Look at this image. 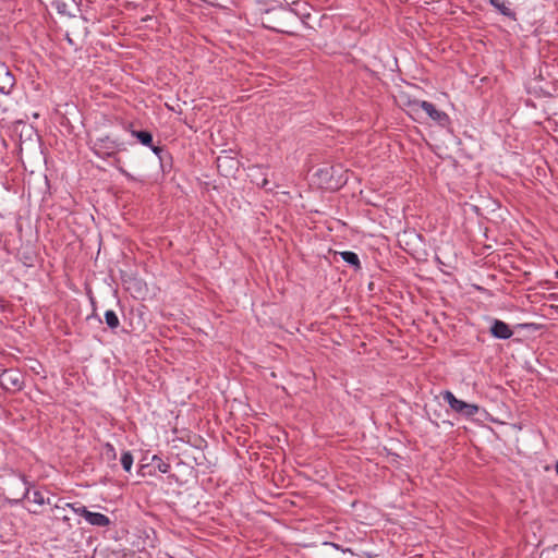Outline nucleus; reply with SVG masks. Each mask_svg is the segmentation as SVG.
I'll use <instances>...</instances> for the list:
<instances>
[{"label": "nucleus", "instance_id": "nucleus-19", "mask_svg": "<svg viewBox=\"0 0 558 558\" xmlns=\"http://www.w3.org/2000/svg\"><path fill=\"white\" fill-rule=\"evenodd\" d=\"M68 508H70L75 514L83 517L86 520V515L89 514V510L80 502H69L65 505Z\"/></svg>", "mask_w": 558, "mask_h": 558}, {"label": "nucleus", "instance_id": "nucleus-2", "mask_svg": "<svg viewBox=\"0 0 558 558\" xmlns=\"http://www.w3.org/2000/svg\"><path fill=\"white\" fill-rule=\"evenodd\" d=\"M10 478L8 485L11 487L12 497L7 498L10 506H19L24 499L29 498L31 484L26 476L10 469Z\"/></svg>", "mask_w": 558, "mask_h": 558}, {"label": "nucleus", "instance_id": "nucleus-4", "mask_svg": "<svg viewBox=\"0 0 558 558\" xmlns=\"http://www.w3.org/2000/svg\"><path fill=\"white\" fill-rule=\"evenodd\" d=\"M440 395L453 412L465 418H472L480 412L477 404L458 399L450 390H444Z\"/></svg>", "mask_w": 558, "mask_h": 558}, {"label": "nucleus", "instance_id": "nucleus-22", "mask_svg": "<svg viewBox=\"0 0 558 558\" xmlns=\"http://www.w3.org/2000/svg\"><path fill=\"white\" fill-rule=\"evenodd\" d=\"M253 181L255 182V184L257 186H260V187H263L265 190H269V191L271 190V187L269 186V181L265 175H263L262 178L255 179Z\"/></svg>", "mask_w": 558, "mask_h": 558}, {"label": "nucleus", "instance_id": "nucleus-32", "mask_svg": "<svg viewBox=\"0 0 558 558\" xmlns=\"http://www.w3.org/2000/svg\"><path fill=\"white\" fill-rule=\"evenodd\" d=\"M31 513H37L36 510H28Z\"/></svg>", "mask_w": 558, "mask_h": 558}, {"label": "nucleus", "instance_id": "nucleus-10", "mask_svg": "<svg viewBox=\"0 0 558 558\" xmlns=\"http://www.w3.org/2000/svg\"><path fill=\"white\" fill-rule=\"evenodd\" d=\"M489 332L494 338L501 340L510 339L513 335L510 326L500 319L493 320Z\"/></svg>", "mask_w": 558, "mask_h": 558}, {"label": "nucleus", "instance_id": "nucleus-28", "mask_svg": "<svg viewBox=\"0 0 558 558\" xmlns=\"http://www.w3.org/2000/svg\"><path fill=\"white\" fill-rule=\"evenodd\" d=\"M271 13H272V11H271V10H267V11H266V14H267V15H269V14H271Z\"/></svg>", "mask_w": 558, "mask_h": 558}, {"label": "nucleus", "instance_id": "nucleus-15", "mask_svg": "<svg viewBox=\"0 0 558 558\" xmlns=\"http://www.w3.org/2000/svg\"><path fill=\"white\" fill-rule=\"evenodd\" d=\"M101 456L107 462H114L117 460V451L112 444L106 442L102 447Z\"/></svg>", "mask_w": 558, "mask_h": 558}, {"label": "nucleus", "instance_id": "nucleus-30", "mask_svg": "<svg viewBox=\"0 0 558 558\" xmlns=\"http://www.w3.org/2000/svg\"><path fill=\"white\" fill-rule=\"evenodd\" d=\"M146 466H147V464H141V470L146 468Z\"/></svg>", "mask_w": 558, "mask_h": 558}, {"label": "nucleus", "instance_id": "nucleus-17", "mask_svg": "<svg viewBox=\"0 0 558 558\" xmlns=\"http://www.w3.org/2000/svg\"><path fill=\"white\" fill-rule=\"evenodd\" d=\"M223 166H227L230 170H233V169H236L238 161L234 158H232V157H228V156L221 157L220 156V157L217 158V168H218V170L221 171V168Z\"/></svg>", "mask_w": 558, "mask_h": 558}, {"label": "nucleus", "instance_id": "nucleus-24", "mask_svg": "<svg viewBox=\"0 0 558 558\" xmlns=\"http://www.w3.org/2000/svg\"><path fill=\"white\" fill-rule=\"evenodd\" d=\"M323 545H329V546H332L333 548H336L337 550H342L344 551L340 545L336 544V543H331V542H324Z\"/></svg>", "mask_w": 558, "mask_h": 558}, {"label": "nucleus", "instance_id": "nucleus-5", "mask_svg": "<svg viewBox=\"0 0 558 558\" xmlns=\"http://www.w3.org/2000/svg\"><path fill=\"white\" fill-rule=\"evenodd\" d=\"M0 386L7 391H20L24 387L23 375L19 369H0Z\"/></svg>", "mask_w": 558, "mask_h": 558}, {"label": "nucleus", "instance_id": "nucleus-18", "mask_svg": "<svg viewBox=\"0 0 558 558\" xmlns=\"http://www.w3.org/2000/svg\"><path fill=\"white\" fill-rule=\"evenodd\" d=\"M151 463L155 466L156 470H158L160 473H168L170 470V464L165 462L157 454H154L151 457Z\"/></svg>", "mask_w": 558, "mask_h": 558}, {"label": "nucleus", "instance_id": "nucleus-13", "mask_svg": "<svg viewBox=\"0 0 558 558\" xmlns=\"http://www.w3.org/2000/svg\"><path fill=\"white\" fill-rule=\"evenodd\" d=\"M489 3L497 9L502 15L515 21L517 14L510 8L506 7L504 0H489Z\"/></svg>", "mask_w": 558, "mask_h": 558}, {"label": "nucleus", "instance_id": "nucleus-26", "mask_svg": "<svg viewBox=\"0 0 558 558\" xmlns=\"http://www.w3.org/2000/svg\"><path fill=\"white\" fill-rule=\"evenodd\" d=\"M62 521L68 523V522L70 521V518H69V517H66V515H64V517L62 518Z\"/></svg>", "mask_w": 558, "mask_h": 558}, {"label": "nucleus", "instance_id": "nucleus-8", "mask_svg": "<svg viewBox=\"0 0 558 558\" xmlns=\"http://www.w3.org/2000/svg\"><path fill=\"white\" fill-rule=\"evenodd\" d=\"M82 0H51V7L57 10L59 14L66 16H76L81 10Z\"/></svg>", "mask_w": 558, "mask_h": 558}, {"label": "nucleus", "instance_id": "nucleus-3", "mask_svg": "<svg viewBox=\"0 0 558 558\" xmlns=\"http://www.w3.org/2000/svg\"><path fill=\"white\" fill-rule=\"evenodd\" d=\"M405 105L414 113H417L420 109L424 110L426 114L441 128H448L451 123L450 117L445 111L438 110L434 104L429 101L409 99Z\"/></svg>", "mask_w": 558, "mask_h": 558}, {"label": "nucleus", "instance_id": "nucleus-27", "mask_svg": "<svg viewBox=\"0 0 558 558\" xmlns=\"http://www.w3.org/2000/svg\"><path fill=\"white\" fill-rule=\"evenodd\" d=\"M66 40L70 43V44H73L72 39L70 38L69 34H66Z\"/></svg>", "mask_w": 558, "mask_h": 558}, {"label": "nucleus", "instance_id": "nucleus-31", "mask_svg": "<svg viewBox=\"0 0 558 558\" xmlns=\"http://www.w3.org/2000/svg\"><path fill=\"white\" fill-rule=\"evenodd\" d=\"M556 472H557V475H558V462L556 463Z\"/></svg>", "mask_w": 558, "mask_h": 558}, {"label": "nucleus", "instance_id": "nucleus-9", "mask_svg": "<svg viewBox=\"0 0 558 558\" xmlns=\"http://www.w3.org/2000/svg\"><path fill=\"white\" fill-rule=\"evenodd\" d=\"M15 85V78L4 63H0V94L9 95Z\"/></svg>", "mask_w": 558, "mask_h": 558}, {"label": "nucleus", "instance_id": "nucleus-16", "mask_svg": "<svg viewBox=\"0 0 558 558\" xmlns=\"http://www.w3.org/2000/svg\"><path fill=\"white\" fill-rule=\"evenodd\" d=\"M120 462H121V465H122L123 470L125 472L130 473L131 470H132V466H133V462H134V458H133L132 452L129 451V450L123 451L122 454H121Z\"/></svg>", "mask_w": 558, "mask_h": 558}, {"label": "nucleus", "instance_id": "nucleus-12", "mask_svg": "<svg viewBox=\"0 0 558 558\" xmlns=\"http://www.w3.org/2000/svg\"><path fill=\"white\" fill-rule=\"evenodd\" d=\"M340 256L350 266L354 268V270H360L362 268L360 258L356 253L352 251L340 252Z\"/></svg>", "mask_w": 558, "mask_h": 558}, {"label": "nucleus", "instance_id": "nucleus-21", "mask_svg": "<svg viewBox=\"0 0 558 558\" xmlns=\"http://www.w3.org/2000/svg\"><path fill=\"white\" fill-rule=\"evenodd\" d=\"M263 25L277 33H288V31L283 29L280 25H277L275 21H271L270 19H267V22H263Z\"/></svg>", "mask_w": 558, "mask_h": 558}, {"label": "nucleus", "instance_id": "nucleus-14", "mask_svg": "<svg viewBox=\"0 0 558 558\" xmlns=\"http://www.w3.org/2000/svg\"><path fill=\"white\" fill-rule=\"evenodd\" d=\"M105 323L108 326V328L112 331H116L117 328L120 326L119 317L117 313L112 310H108L105 312Z\"/></svg>", "mask_w": 558, "mask_h": 558}, {"label": "nucleus", "instance_id": "nucleus-29", "mask_svg": "<svg viewBox=\"0 0 558 558\" xmlns=\"http://www.w3.org/2000/svg\"><path fill=\"white\" fill-rule=\"evenodd\" d=\"M432 423L435 425V426H439L438 423L436 421H432Z\"/></svg>", "mask_w": 558, "mask_h": 558}, {"label": "nucleus", "instance_id": "nucleus-11", "mask_svg": "<svg viewBox=\"0 0 558 558\" xmlns=\"http://www.w3.org/2000/svg\"><path fill=\"white\" fill-rule=\"evenodd\" d=\"M86 521L93 525L98 527H106L111 524V520L106 514L100 512L90 511L88 515H86Z\"/></svg>", "mask_w": 558, "mask_h": 558}, {"label": "nucleus", "instance_id": "nucleus-25", "mask_svg": "<svg viewBox=\"0 0 558 558\" xmlns=\"http://www.w3.org/2000/svg\"><path fill=\"white\" fill-rule=\"evenodd\" d=\"M442 423H444V424H447V425H449V426H451V427L453 426V423H452L451 421H444Z\"/></svg>", "mask_w": 558, "mask_h": 558}, {"label": "nucleus", "instance_id": "nucleus-20", "mask_svg": "<svg viewBox=\"0 0 558 558\" xmlns=\"http://www.w3.org/2000/svg\"><path fill=\"white\" fill-rule=\"evenodd\" d=\"M28 499H29L31 501H33V502H35V504H37V505H39V506H43V505H45L46 502H47V504H49V502H50V500H49V499H47V500H46V499L44 498L43 494H41L39 490H35V492H33L32 497L29 496V498H28Z\"/></svg>", "mask_w": 558, "mask_h": 558}, {"label": "nucleus", "instance_id": "nucleus-23", "mask_svg": "<svg viewBox=\"0 0 558 558\" xmlns=\"http://www.w3.org/2000/svg\"><path fill=\"white\" fill-rule=\"evenodd\" d=\"M323 545H329V546H332L333 548H336L337 550H342L344 551L340 545L336 544V543H331V542H324Z\"/></svg>", "mask_w": 558, "mask_h": 558}, {"label": "nucleus", "instance_id": "nucleus-7", "mask_svg": "<svg viewBox=\"0 0 558 558\" xmlns=\"http://www.w3.org/2000/svg\"><path fill=\"white\" fill-rule=\"evenodd\" d=\"M338 172L335 166H326L316 170L315 175L318 178L319 183L326 189H339L345 180L341 177L335 180V174Z\"/></svg>", "mask_w": 558, "mask_h": 558}, {"label": "nucleus", "instance_id": "nucleus-6", "mask_svg": "<svg viewBox=\"0 0 558 558\" xmlns=\"http://www.w3.org/2000/svg\"><path fill=\"white\" fill-rule=\"evenodd\" d=\"M132 136H134L142 145L149 147L153 153L159 158L161 167H163L165 158H170V155L168 151L163 149L161 146H156L153 143V134L149 131L146 130H132L131 131Z\"/></svg>", "mask_w": 558, "mask_h": 558}, {"label": "nucleus", "instance_id": "nucleus-1", "mask_svg": "<svg viewBox=\"0 0 558 558\" xmlns=\"http://www.w3.org/2000/svg\"><path fill=\"white\" fill-rule=\"evenodd\" d=\"M92 151L99 158L109 159L113 158V166L128 179L134 180V178L120 167L121 159L117 156L119 151L125 150L124 143L118 138H113L109 135H104L92 140L90 142Z\"/></svg>", "mask_w": 558, "mask_h": 558}]
</instances>
